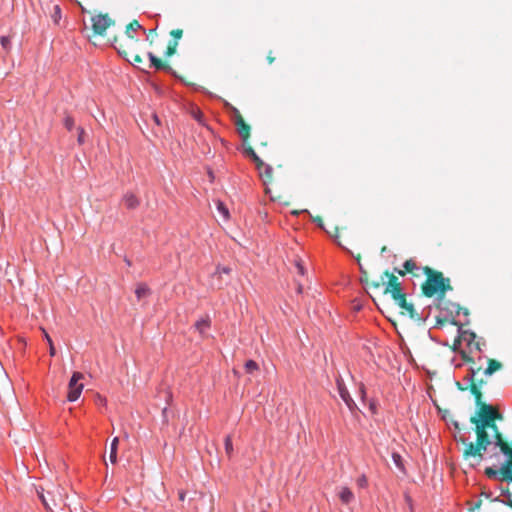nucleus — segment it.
<instances>
[{"instance_id": "obj_4", "label": "nucleus", "mask_w": 512, "mask_h": 512, "mask_svg": "<svg viewBox=\"0 0 512 512\" xmlns=\"http://www.w3.org/2000/svg\"><path fill=\"white\" fill-rule=\"evenodd\" d=\"M381 281L385 285V293H390L394 300L404 295L402 284L394 274L385 271L381 275Z\"/></svg>"}, {"instance_id": "obj_45", "label": "nucleus", "mask_w": 512, "mask_h": 512, "mask_svg": "<svg viewBox=\"0 0 512 512\" xmlns=\"http://www.w3.org/2000/svg\"><path fill=\"white\" fill-rule=\"evenodd\" d=\"M303 292V286L301 284L297 287V293L301 294Z\"/></svg>"}, {"instance_id": "obj_49", "label": "nucleus", "mask_w": 512, "mask_h": 512, "mask_svg": "<svg viewBox=\"0 0 512 512\" xmlns=\"http://www.w3.org/2000/svg\"><path fill=\"white\" fill-rule=\"evenodd\" d=\"M370 409H371L373 412H375V410H376V406H375V404H374V403H370Z\"/></svg>"}, {"instance_id": "obj_30", "label": "nucleus", "mask_w": 512, "mask_h": 512, "mask_svg": "<svg viewBox=\"0 0 512 512\" xmlns=\"http://www.w3.org/2000/svg\"><path fill=\"white\" fill-rule=\"evenodd\" d=\"M0 44L2 48L6 51H9L11 49V40L9 36H1L0 37Z\"/></svg>"}, {"instance_id": "obj_56", "label": "nucleus", "mask_w": 512, "mask_h": 512, "mask_svg": "<svg viewBox=\"0 0 512 512\" xmlns=\"http://www.w3.org/2000/svg\"><path fill=\"white\" fill-rule=\"evenodd\" d=\"M373 286L378 288L379 287V283H374Z\"/></svg>"}, {"instance_id": "obj_51", "label": "nucleus", "mask_w": 512, "mask_h": 512, "mask_svg": "<svg viewBox=\"0 0 512 512\" xmlns=\"http://www.w3.org/2000/svg\"><path fill=\"white\" fill-rule=\"evenodd\" d=\"M360 270H361V274H362V275H366V274H367V272H366V271H364V270H363V268H362L361 266H360Z\"/></svg>"}, {"instance_id": "obj_22", "label": "nucleus", "mask_w": 512, "mask_h": 512, "mask_svg": "<svg viewBox=\"0 0 512 512\" xmlns=\"http://www.w3.org/2000/svg\"><path fill=\"white\" fill-rule=\"evenodd\" d=\"M83 378V374L80 372H74L69 380L68 388L81 386L82 383H79V381Z\"/></svg>"}, {"instance_id": "obj_38", "label": "nucleus", "mask_w": 512, "mask_h": 512, "mask_svg": "<svg viewBox=\"0 0 512 512\" xmlns=\"http://www.w3.org/2000/svg\"><path fill=\"white\" fill-rule=\"evenodd\" d=\"M263 166L265 167L264 175L267 178H271L272 177V173H273V168L269 164H265V163H264Z\"/></svg>"}, {"instance_id": "obj_2", "label": "nucleus", "mask_w": 512, "mask_h": 512, "mask_svg": "<svg viewBox=\"0 0 512 512\" xmlns=\"http://www.w3.org/2000/svg\"><path fill=\"white\" fill-rule=\"evenodd\" d=\"M424 272L428 276L422 286L425 296L432 297L439 293L438 299L441 300L446 291L452 290L449 279L444 278L441 272L434 271L430 267H425Z\"/></svg>"}, {"instance_id": "obj_34", "label": "nucleus", "mask_w": 512, "mask_h": 512, "mask_svg": "<svg viewBox=\"0 0 512 512\" xmlns=\"http://www.w3.org/2000/svg\"><path fill=\"white\" fill-rule=\"evenodd\" d=\"M357 485L360 487V488H365L368 484V480H367V477L362 474L358 479H357Z\"/></svg>"}, {"instance_id": "obj_19", "label": "nucleus", "mask_w": 512, "mask_h": 512, "mask_svg": "<svg viewBox=\"0 0 512 512\" xmlns=\"http://www.w3.org/2000/svg\"><path fill=\"white\" fill-rule=\"evenodd\" d=\"M502 364L496 360H489L488 367L484 370L485 376H491L494 372L501 369Z\"/></svg>"}, {"instance_id": "obj_7", "label": "nucleus", "mask_w": 512, "mask_h": 512, "mask_svg": "<svg viewBox=\"0 0 512 512\" xmlns=\"http://www.w3.org/2000/svg\"><path fill=\"white\" fill-rule=\"evenodd\" d=\"M114 24V21L111 20L108 15H97L92 17V29L97 35H104L107 28Z\"/></svg>"}, {"instance_id": "obj_31", "label": "nucleus", "mask_w": 512, "mask_h": 512, "mask_svg": "<svg viewBox=\"0 0 512 512\" xmlns=\"http://www.w3.org/2000/svg\"><path fill=\"white\" fill-rule=\"evenodd\" d=\"M63 124H64L65 128L68 131H72V129L74 128V119H73V117H71L70 115H66L64 120H63Z\"/></svg>"}, {"instance_id": "obj_52", "label": "nucleus", "mask_w": 512, "mask_h": 512, "mask_svg": "<svg viewBox=\"0 0 512 512\" xmlns=\"http://www.w3.org/2000/svg\"><path fill=\"white\" fill-rule=\"evenodd\" d=\"M125 262H126V264H127L128 266H130V265H131V261H130L129 259H127V258H126V259H125Z\"/></svg>"}, {"instance_id": "obj_16", "label": "nucleus", "mask_w": 512, "mask_h": 512, "mask_svg": "<svg viewBox=\"0 0 512 512\" xmlns=\"http://www.w3.org/2000/svg\"><path fill=\"white\" fill-rule=\"evenodd\" d=\"M119 438L114 437L110 444L109 460L112 464L117 462V451H118Z\"/></svg>"}, {"instance_id": "obj_41", "label": "nucleus", "mask_w": 512, "mask_h": 512, "mask_svg": "<svg viewBox=\"0 0 512 512\" xmlns=\"http://www.w3.org/2000/svg\"><path fill=\"white\" fill-rule=\"evenodd\" d=\"M38 496H39V498L41 499V501H42V503L44 504V506H45L46 508H48V507H49V505H48V503H47V501H46V499H45V497H44L43 493H42V492H38Z\"/></svg>"}, {"instance_id": "obj_43", "label": "nucleus", "mask_w": 512, "mask_h": 512, "mask_svg": "<svg viewBox=\"0 0 512 512\" xmlns=\"http://www.w3.org/2000/svg\"><path fill=\"white\" fill-rule=\"evenodd\" d=\"M394 272L399 274V275H401V276H403L405 274V272L400 270L399 268H394Z\"/></svg>"}, {"instance_id": "obj_50", "label": "nucleus", "mask_w": 512, "mask_h": 512, "mask_svg": "<svg viewBox=\"0 0 512 512\" xmlns=\"http://www.w3.org/2000/svg\"><path fill=\"white\" fill-rule=\"evenodd\" d=\"M453 425H454V427H455L456 429H459V423H458L457 421H454V422H453Z\"/></svg>"}, {"instance_id": "obj_9", "label": "nucleus", "mask_w": 512, "mask_h": 512, "mask_svg": "<svg viewBox=\"0 0 512 512\" xmlns=\"http://www.w3.org/2000/svg\"><path fill=\"white\" fill-rule=\"evenodd\" d=\"M233 112L235 114V125L237 127V131L241 136L243 141H246L250 136V126L247 125L240 115L239 111L236 108H233Z\"/></svg>"}, {"instance_id": "obj_55", "label": "nucleus", "mask_w": 512, "mask_h": 512, "mask_svg": "<svg viewBox=\"0 0 512 512\" xmlns=\"http://www.w3.org/2000/svg\"><path fill=\"white\" fill-rule=\"evenodd\" d=\"M361 392H362V394H363V396H364V395H365V390H364V387H363V386L361 387Z\"/></svg>"}, {"instance_id": "obj_24", "label": "nucleus", "mask_w": 512, "mask_h": 512, "mask_svg": "<svg viewBox=\"0 0 512 512\" xmlns=\"http://www.w3.org/2000/svg\"><path fill=\"white\" fill-rule=\"evenodd\" d=\"M244 368L247 373L252 374L259 369V365L256 361L250 359L245 362Z\"/></svg>"}, {"instance_id": "obj_23", "label": "nucleus", "mask_w": 512, "mask_h": 512, "mask_svg": "<svg viewBox=\"0 0 512 512\" xmlns=\"http://www.w3.org/2000/svg\"><path fill=\"white\" fill-rule=\"evenodd\" d=\"M216 208H217V211L224 217V219H228L229 218V209L227 208V206L225 205L224 202L222 201H217L216 203Z\"/></svg>"}, {"instance_id": "obj_21", "label": "nucleus", "mask_w": 512, "mask_h": 512, "mask_svg": "<svg viewBox=\"0 0 512 512\" xmlns=\"http://www.w3.org/2000/svg\"><path fill=\"white\" fill-rule=\"evenodd\" d=\"M150 293V289L146 284H138L135 289V295L137 299H141Z\"/></svg>"}, {"instance_id": "obj_15", "label": "nucleus", "mask_w": 512, "mask_h": 512, "mask_svg": "<svg viewBox=\"0 0 512 512\" xmlns=\"http://www.w3.org/2000/svg\"><path fill=\"white\" fill-rule=\"evenodd\" d=\"M83 388H84V385L68 388L67 401H69V402L77 401L83 391Z\"/></svg>"}, {"instance_id": "obj_20", "label": "nucleus", "mask_w": 512, "mask_h": 512, "mask_svg": "<svg viewBox=\"0 0 512 512\" xmlns=\"http://www.w3.org/2000/svg\"><path fill=\"white\" fill-rule=\"evenodd\" d=\"M142 28V25L136 21V20H133L132 22H130L127 26H126V31H125V34L127 35V37L129 38H133V35L132 33L133 32H136L137 30L141 29Z\"/></svg>"}, {"instance_id": "obj_27", "label": "nucleus", "mask_w": 512, "mask_h": 512, "mask_svg": "<svg viewBox=\"0 0 512 512\" xmlns=\"http://www.w3.org/2000/svg\"><path fill=\"white\" fill-rule=\"evenodd\" d=\"M51 19L55 24H58L61 19V8L59 5L54 6L53 13L51 14Z\"/></svg>"}, {"instance_id": "obj_1", "label": "nucleus", "mask_w": 512, "mask_h": 512, "mask_svg": "<svg viewBox=\"0 0 512 512\" xmlns=\"http://www.w3.org/2000/svg\"><path fill=\"white\" fill-rule=\"evenodd\" d=\"M483 384V380H480L478 385L472 382L470 388L477 406L475 415L471 417V422L475 424V432L477 434L476 443L470 442L465 438L460 439L465 446L463 450L464 459L477 458L478 463L485 459L482 450L490 449L492 434L500 433L494 420L502 419V415L495 411L492 405L482 403L480 386Z\"/></svg>"}, {"instance_id": "obj_37", "label": "nucleus", "mask_w": 512, "mask_h": 512, "mask_svg": "<svg viewBox=\"0 0 512 512\" xmlns=\"http://www.w3.org/2000/svg\"><path fill=\"white\" fill-rule=\"evenodd\" d=\"M77 131H78V137H77L78 143L79 144H84V142H85V139H84L85 131H84V129L82 127H78Z\"/></svg>"}, {"instance_id": "obj_42", "label": "nucleus", "mask_w": 512, "mask_h": 512, "mask_svg": "<svg viewBox=\"0 0 512 512\" xmlns=\"http://www.w3.org/2000/svg\"><path fill=\"white\" fill-rule=\"evenodd\" d=\"M207 174H208V177H209L210 182H213V181H214V179H215V175H214L213 170L208 169Z\"/></svg>"}, {"instance_id": "obj_3", "label": "nucleus", "mask_w": 512, "mask_h": 512, "mask_svg": "<svg viewBox=\"0 0 512 512\" xmlns=\"http://www.w3.org/2000/svg\"><path fill=\"white\" fill-rule=\"evenodd\" d=\"M485 474L491 479L512 483V455H506L504 462L493 463L492 466L487 467Z\"/></svg>"}, {"instance_id": "obj_26", "label": "nucleus", "mask_w": 512, "mask_h": 512, "mask_svg": "<svg viewBox=\"0 0 512 512\" xmlns=\"http://www.w3.org/2000/svg\"><path fill=\"white\" fill-rule=\"evenodd\" d=\"M304 213H307L309 215V217L311 218V220L322 230H324L326 233H328L330 236H332L326 229H325V226H324V223L321 219V217L319 216H312L311 213L308 211V210H304L303 211Z\"/></svg>"}, {"instance_id": "obj_57", "label": "nucleus", "mask_w": 512, "mask_h": 512, "mask_svg": "<svg viewBox=\"0 0 512 512\" xmlns=\"http://www.w3.org/2000/svg\"><path fill=\"white\" fill-rule=\"evenodd\" d=\"M180 499H181V500H183V499H184V494H183V493H181V494H180Z\"/></svg>"}, {"instance_id": "obj_10", "label": "nucleus", "mask_w": 512, "mask_h": 512, "mask_svg": "<svg viewBox=\"0 0 512 512\" xmlns=\"http://www.w3.org/2000/svg\"><path fill=\"white\" fill-rule=\"evenodd\" d=\"M440 305H441V310L447 311L450 314V318L451 317L455 318V316H458L461 312L465 316L469 315L468 309L461 307L458 303H453V302L448 301L445 303H440Z\"/></svg>"}, {"instance_id": "obj_40", "label": "nucleus", "mask_w": 512, "mask_h": 512, "mask_svg": "<svg viewBox=\"0 0 512 512\" xmlns=\"http://www.w3.org/2000/svg\"><path fill=\"white\" fill-rule=\"evenodd\" d=\"M151 116H152V119H153L154 123L157 126H160L161 125V120H160L159 116L156 113H152Z\"/></svg>"}, {"instance_id": "obj_6", "label": "nucleus", "mask_w": 512, "mask_h": 512, "mask_svg": "<svg viewBox=\"0 0 512 512\" xmlns=\"http://www.w3.org/2000/svg\"><path fill=\"white\" fill-rule=\"evenodd\" d=\"M336 384H337V389H338L340 398L343 400V402L345 403L347 408L351 412H353L357 408V405H356L355 401L353 400V398L351 397L341 376H338L336 378Z\"/></svg>"}, {"instance_id": "obj_12", "label": "nucleus", "mask_w": 512, "mask_h": 512, "mask_svg": "<svg viewBox=\"0 0 512 512\" xmlns=\"http://www.w3.org/2000/svg\"><path fill=\"white\" fill-rule=\"evenodd\" d=\"M122 201L126 208L130 210L136 209L140 205V200L131 192L125 193L123 195Z\"/></svg>"}, {"instance_id": "obj_46", "label": "nucleus", "mask_w": 512, "mask_h": 512, "mask_svg": "<svg viewBox=\"0 0 512 512\" xmlns=\"http://www.w3.org/2000/svg\"><path fill=\"white\" fill-rule=\"evenodd\" d=\"M201 113H199L198 115H195V119L198 121V122H201Z\"/></svg>"}, {"instance_id": "obj_47", "label": "nucleus", "mask_w": 512, "mask_h": 512, "mask_svg": "<svg viewBox=\"0 0 512 512\" xmlns=\"http://www.w3.org/2000/svg\"><path fill=\"white\" fill-rule=\"evenodd\" d=\"M45 336H46V340L48 341L49 345H51L52 344V339L49 337L48 334H45Z\"/></svg>"}, {"instance_id": "obj_18", "label": "nucleus", "mask_w": 512, "mask_h": 512, "mask_svg": "<svg viewBox=\"0 0 512 512\" xmlns=\"http://www.w3.org/2000/svg\"><path fill=\"white\" fill-rule=\"evenodd\" d=\"M245 153L256 164L258 169H260L262 165H264L263 160L257 155L253 148H246Z\"/></svg>"}, {"instance_id": "obj_13", "label": "nucleus", "mask_w": 512, "mask_h": 512, "mask_svg": "<svg viewBox=\"0 0 512 512\" xmlns=\"http://www.w3.org/2000/svg\"><path fill=\"white\" fill-rule=\"evenodd\" d=\"M194 327L200 333V335L205 336L207 330L211 327V320L208 316L206 318H201L196 321Z\"/></svg>"}, {"instance_id": "obj_29", "label": "nucleus", "mask_w": 512, "mask_h": 512, "mask_svg": "<svg viewBox=\"0 0 512 512\" xmlns=\"http://www.w3.org/2000/svg\"><path fill=\"white\" fill-rule=\"evenodd\" d=\"M391 457H392V460H393L394 464H395L398 468H400L401 470H403V469H404V466H403V462H402V456H401L399 453H397V452H393V453H392V455H391Z\"/></svg>"}, {"instance_id": "obj_54", "label": "nucleus", "mask_w": 512, "mask_h": 512, "mask_svg": "<svg viewBox=\"0 0 512 512\" xmlns=\"http://www.w3.org/2000/svg\"><path fill=\"white\" fill-rule=\"evenodd\" d=\"M135 60H136V62H140V61H141V58H140L139 56H136V57H135Z\"/></svg>"}, {"instance_id": "obj_11", "label": "nucleus", "mask_w": 512, "mask_h": 512, "mask_svg": "<svg viewBox=\"0 0 512 512\" xmlns=\"http://www.w3.org/2000/svg\"><path fill=\"white\" fill-rule=\"evenodd\" d=\"M396 303L403 309H405L408 313L411 319L416 321H422L423 319L421 316L417 313V311L414 308V305L412 303H409L406 301L405 296H401V298L395 299Z\"/></svg>"}, {"instance_id": "obj_36", "label": "nucleus", "mask_w": 512, "mask_h": 512, "mask_svg": "<svg viewBox=\"0 0 512 512\" xmlns=\"http://www.w3.org/2000/svg\"><path fill=\"white\" fill-rule=\"evenodd\" d=\"M295 266H296V268H297L298 273H299L301 276H304V275H305V273H306V269H305V267H304V265H303L302 261H301V260H297V261H296V263H295Z\"/></svg>"}, {"instance_id": "obj_14", "label": "nucleus", "mask_w": 512, "mask_h": 512, "mask_svg": "<svg viewBox=\"0 0 512 512\" xmlns=\"http://www.w3.org/2000/svg\"><path fill=\"white\" fill-rule=\"evenodd\" d=\"M501 496L504 499H500V497L494 498L493 502H500L506 506H509L512 509V493L508 489H501Z\"/></svg>"}, {"instance_id": "obj_39", "label": "nucleus", "mask_w": 512, "mask_h": 512, "mask_svg": "<svg viewBox=\"0 0 512 512\" xmlns=\"http://www.w3.org/2000/svg\"><path fill=\"white\" fill-rule=\"evenodd\" d=\"M477 371L473 368H470L469 369V372L468 374L466 375L465 379L468 381V382H472L475 375H476Z\"/></svg>"}, {"instance_id": "obj_33", "label": "nucleus", "mask_w": 512, "mask_h": 512, "mask_svg": "<svg viewBox=\"0 0 512 512\" xmlns=\"http://www.w3.org/2000/svg\"><path fill=\"white\" fill-rule=\"evenodd\" d=\"M232 271V269L228 266H221L218 265L216 267L215 274L222 275V274H229Z\"/></svg>"}, {"instance_id": "obj_53", "label": "nucleus", "mask_w": 512, "mask_h": 512, "mask_svg": "<svg viewBox=\"0 0 512 512\" xmlns=\"http://www.w3.org/2000/svg\"><path fill=\"white\" fill-rule=\"evenodd\" d=\"M437 325H442V320L440 318L437 319Z\"/></svg>"}, {"instance_id": "obj_48", "label": "nucleus", "mask_w": 512, "mask_h": 512, "mask_svg": "<svg viewBox=\"0 0 512 512\" xmlns=\"http://www.w3.org/2000/svg\"><path fill=\"white\" fill-rule=\"evenodd\" d=\"M267 60L270 64L274 62V58L270 55L267 57Z\"/></svg>"}, {"instance_id": "obj_8", "label": "nucleus", "mask_w": 512, "mask_h": 512, "mask_svg": "<svg viewBox=\"0 0 512 512\" xmlns=\"http://www.w3.org/2000/svg\"><path fill=\"white\" fill-rule=\"evenodd\" d=\"M148 58L150 61V65L154 67L157 70H162L173 77L179 79L183 82V79L177 74V72L169 65L164 64L156 55H154L152 52H148Z\"/></svg>"}, {"instance_id": "obj_25", "label": "nucleus", "mask_w": 512, "mask_h": 512, "mask_svg": "<svg viewBox=\"0 0 512 512\" xmlns=\"http://www.w3.org/2000/svg\"><path fill=\"white\" fill-rule=\"evenodd\" d=\"M224 447H225V452L227 454L228 457H231L232 456V453H233V443H232V437L231 435H227L224 439Z\"/></svg>"}, {"instance_id": "obj_5", "label": "nucleus", "mask_w": 512, "mask_h": 512, "mask_svg": "<svg viewBox=\"0 0 512 512\" xmlns=\"http://www.w3.org/2000/svg\"><path fill=\"white\" fill-rule=\"evenodd\" d=\"M449 323L453 326H457L458 336L454 343V348H453L454 350H456V347L458 345H460L461 340H463L467 343L468 346H471L472 344H474L475 348L477 350L481 351L480 343L479 342L474 343L476 334L473 331L464 330L462 324L459 321H457L454 317H451V319H449Z\"/></svg>"}, {"instance_id": "obj_17", "label": "nucleus", "mask_w": 512, "mask_h": 512, "mask_svg": "<svg viewBox=\"0 0 512 512\" xmlns=\"http://www.w3.org/2000/svg\"><path fill=\"white\" fill-rule=\"evenodd\" d=\"M339 498L344 504H349L353 498V492L348 487H343L341 491L339 492Z\"/></svg>"}, {"instance_id": "obj_32", "label": "nucleus", "mask_w": 512, "mask_h": 512, "mask_svg": "<svg viewBox=\"0 0 512 512\" xmlns=\"http://www.w3.org/2000/svg\"><path fill=\"white\" fill-rule=\"evenodd\" d=\"M403 267L404 269L407 271V272H411L415 269H417V266L415 264V262L411 259L409 260H406L404 263H403Z\"/></svg>"}, {"instance_id": "obj_28", "label": "nucleus", "mask_w": 512, "mask_h": 512, "mask_svg": "<svg viewBox=\"0 0 512 512\" xmlns=\"http://www.w3.org/2000/svg\"><path fill=\"white\" fill-rule=\"evenodd\" d=\"M178 46L177 41H170L167 50L165 51V56L169 57L176 53V49Z\"/></svg>"}, {"instance_id": "obj_44", "label": "nucleus", "mask_w": 512, "mask_h": 512, "mask_svg": "<svg viewBox=\"0 0 512 512\" xmlns=\"http://www.w3.org/2000/svg\"><path fill=\"white\" fill-rule=\"evenodd\" d=\"M50 354H51L52 356H54V355H55V348H54L53 344H51V345H50Z\"/></svg>"}, {"instance_id": "obj_35", "label": "nucleus", "mask_w": 512, "mask_h": 512, "mask_svg": "<svg viewBox=\"0 0 512 512\" xmlns=\"http://www.w3.org/2000/svg\"><path fill=\"white\" fill-rule=\"evenodd\" d=\"M183 35V31L181 29H175L171 31V36L174 38L172 41H179Z\"/></svg>"}]
</instances>
